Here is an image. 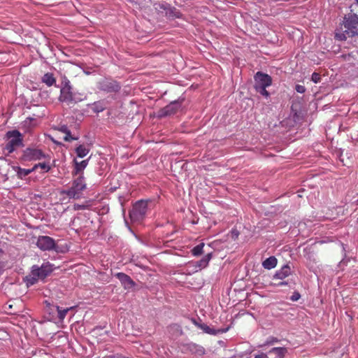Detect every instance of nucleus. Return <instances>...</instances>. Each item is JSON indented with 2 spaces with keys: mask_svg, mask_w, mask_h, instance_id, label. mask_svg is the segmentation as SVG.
<instances>
[{
  "mask_svg": "<svg viewBox=\"0 0 358 358\" xmlns=\"http://www.w3.org/2000/svg\"><path fill=\"white\" fill-rule=\"evenodd\" d=\"M278 260L274 256H271L266 259L262 262V266L264 268L270 270L275 268L277 265Z\"/></svg>",
  "mask_w": 358,
  "mask_h": 358,
  "instance_id": "nucleus-16",
  "label": "nucleus"
},
{
  "mask_svg": "<svg viewBox=\"0 0 358 358\" xmlns=\"http://www.w3.org/2000/svg\"><path fill=\"white\" fill-rule=\"evenodd\" d=\"M301 297V295L299 292H295L293 293L292 296H291L290 299L292 301H298Z\"/></svg>",
  "mask_w": 358,
  "mask_h": 358,
  "instance_id": "nucleus-33",
  "label": "nucleus"
},
{
  "mask_svg": "<svg viewBox=\"0 0 358 358\" xmlns=\"http://www.w3.org/2000/svg\"><path fill=\"white\" fill-rule=\"evenodd\" d=\"M58 130L65 134L68 131L69 128L66 125H61Z\"/></svg>",
  "mask_w": 358,
  "mask_h": 358,
  "instance_id": "nucleus-34",
  "label": "nucleus"
},
{
  "mask_svg": "<svg viewBox=\"0 0 358 358\" xmlns=\"http://www.w3.org/2000/svg\"><path fill=\"white\" fill-rule=\"evenodd\" d=\"M76 152L78 157L83 158L90 152V149L83 145H80L76 148Z\"/></svg>",
  "mask_w": 358,
  "mask_h": 358,
  "instance_id": "nucleus-21",
  "label": "nucleus"
},
{
  "mask_svg": "<svg viewBox=\"0 0 358 358\" xmlns=\"http://www.w3.org/2000/svg\"><path fill=\"white\" fill-rule=\"evenodd\" d=\"M255 358H268L267 355L265 353H261L255 357Z\"/></svg>",
  "mask_w": 358,
  "mask_h": 358,
  "instance_id": "nucleus-36",
  "label": "nucleus"
},
{
  "mask_svg": "<svg viewBox=\"0 0 358 358\" xmlns=\"http://www.w3.org/2000/svg\"><path fill=\"white\" fill-rule=\"evenodd\" d=\"M311 80L313 82H314L315 83H318L320 82L321 80V76L319 73H315L314 72L313 74H312V76H311Z\"/></svg>",
  "mask_w": 358,
  "mask_h": 358,
  "instance_id": "nucleus-31",
  "label": "nucleus"
},
{
  "mask_svg": "<svg viewBox=\"0 0 358 358\" xmlns=\"http://www.w3.org/2000/svg\"><path fill=\"white\" fill-rule=\"evenodd\" d=\"M89 159L83 160L80 162L74 160L75 167L73 171V175H77L82 172L88 164Z\"/></svg>",
  "mask_w": 358,
  "mask_h": 358,
  "instance_id": "nucleus-15",
  "label": "nucleus"
},
{
  "mask_svg": "<svg viewBox=\"0 0 358 358\" xmlns=\"http://www.w3.org/2000/svg\"><path fill=\"white\" fill-rule=\"evenodd\" d=\"M204 243H200L195 247L193 248L192 250V253L194 256H199L203 253V249L204 247Z\"/></svg>",
  "mask_w": 358,
  "mask_h": 358,
  "instance_id": "nucleus-25",
  "label": "nucleus"
},
{
  "mask_svg": "<svg viewBox=\"0 0 358 358\" xmlns=\"http://www.w3.org/2000/svg\"><path fill=\"white\" fill-rule=\"evenodd\" d=\"M270 354H274L278 358H282L287 352L285 348H273L268 352Z\"/></svg>",
  "mask_w": 358,
  "mask_h": 358,
  "instance_id": "nucleus-20",
  "label": "nucleus"
},
{
  "mask_svg": "<svg viewBox=\"0 0 358 358\" xmlns=\"http://www.w3.org/2000/svg\"><path fill=\"white\" fill-rule=\"evenodd\" d=\"M45 161L44 162L38 163L35 164L33 166L34 171L36 170L38 167L44 170L45 172H48L52 169V165L50 164V157L48 155V157L44 159Z\"/></svg>",
  "mask_w": 358,
  "mask_h": 358,
  "instance_id": "nucleus-17",
  "label": "nucleus"
},
{
  "mask_svg": "<svg viewBox=\"0 0 358 358\" xmlns=\"http://www.w3.org/2000/svg\"><path fill=\"white\" fill-rule=\"evenodd\" d=\"M37 246L42 250H52L55 249L56 243L55 240L48 236H41L38 238Z\"/></svg>",
  "mask_w": 358,
  "mask_h": 358,
  "instance_id": "nucleus-10",
  "label": "nucleus"
},
{
  "mask_svg": "<svg viewBox=\"0 0 358 358\" xmlns=\"http://www.w3.org/2000/svg\"><path fill=\"white\" fill-rule=\"evenodd\" d=\"M199 328L201 330H203L205 333L208 334H216V331L211 329L210 327H208L207 324L202 323V324L199 326Z\"/></svg>",
  "mask_w": 358,
  "mask_h": 358,
  "instance_id": "nucleus-26",
  "label": "nucleus"
},
{
  "mask_svg": "<svg viewBox=\"0 0 358 358\" xmlns=\"http://www.w3.org/2000/svg\"><path fill=\"white\" fill-rule=\"evenodd\" d=\"M212 257L211 253H208L201 260L196 262V266L200 268H205L208 266L209 261Z\"/></svg>",
  "mask_w": 358,
  "mask_h": 358,
  "instance_id": "nucleus-22",
  "label": "nucleus"
},
{
  "mask_svg": "<svg viewBox=\"0 0 358 358\" xmlns=\"http://www.w3.org/2000/svg\"><path fill=\"white\" fill-rule=\"evenodd\" d=\"M185 350L190 352L192 354L202 356L206 353L205 348L194 343H189L184 345Z\"/></svg>",
  "mask_w": 358,
  "mask_h": 358,
  "instance_id": "nucleus-13",
  "label": "nucleus"
},
{
  "mask_svg": "<svg viewBox=\"0 0 358 358\" xmlns=\"http://www.w3.org/2000/svg\"><path fill=\"white\" fill-rule=\"evenodd\" d=\"M343 33H336V38L339 40H345L348 37L358 36V15L355 13H350L344 17L343 21Z\"/></svg>",
  "mask_w": 358,
  "mask_h": 358,
  "instance_id": "nucleus-1",
  "label": "nucleus"
},
{
  "mask_svg": "<svg viewBox=\"0 0 358 358\" xmlns=\"http://www.w3.org/2000/svg\"><path fill=\"white\" fill-rule=\"evenodd\" d=\"M97 89L105 92H117L121 87L120 84L110 78H104L97 83Z\"/></svg>",
  "mask_w": 358,
  "mask_h": 358,
  "instance_id": "nucleus-7",
  "label": "nucleus"
},
{
  "mask_svg": "<svg viewBox=\"0 0 358 358\" xmlns=\"http://www.w3.org/2000/svg\"><path fill=\"white\" fill-rule=\"evenodd\" d=\"M115 276L120 281L122 285L125 289H129L134 287L136 285L130 276L124 273H117L115 274Z\"/></svg>",
  "mask_w": 358,
  "mask_h": 358,
  "instance_id": "nucleus-12",
  "label": "nucleus"
},
{
  "mask_svg": "<svg viewBox=\"0 0 358 358\" xmlns=\"http://www.w3.org/2000/svg\"><path fill=\"white\" fill-rule=\"evenodd\" d=\"M291 274V268L289 265L283 266L279 271H276L273 275V279L283 280Z\"/></svg>",
  "mask_w": 358,
  "mask_h": 358,
  "instance_id": "nucleus-14",
  "label": "nucleus"
},
{
  "mask_svg": "<svg viewBox=\"0 0 358 358\" xmlns=\"http://www.w3.org/2000/svg\"><path fill=\"white\" fill-rule=\"evenodd\" d=\"M192 321L193 324H194L195 326H196L198 328H199V325L202 324V323H199V322H196V320H194V319H192Z\"/></svg>",
  "mask_w": 358,
  "mask_h": 358,
  "instance_id": "nucleus-38",
  "label": "nucleus"
},
{
  "mask_svg": "<svg viewBox=\"0 0 358 358\" xmlns=\"http://www.w3.org/2000/svg\"><path fill=\"white\" fill-rule=\"evenodd\" d=\"M278 338L271 337V338H270L269 341H268L266 342V344H268H268H272V343L278 342Z\"/></svg>",
  "mask_w": 358,
  "mask_h": 358,
  "instance_id": "nucleus-35",
  "label": "nucleus"
},
{
  "mask_svg": "<svg viewBox=\"0 0 358 358\" xmlns=\"http://www.w3.org/2000/svg\"><path fill=\"white\" fill-rule=\"evenodd\" d=\"M103 358H113V357H103Z\"/></svg>",
  "mask_w": 358,
  "mask_h": 358,
  "instance_id": "nucleus-42",
  "label": "nucleus"
},
{
  "mask_svg": "<svg viewBox=\"0 0 358 358\" xmlns=\"http://www.w3.org/2000/svg\"><path fill=\"white\" fill-rule=\"evenodd\" d=\"M344 59L349 64H355L356 62H358V51L354 50L348 55H343Z\"/></svg>",
  "mask_w": 358,
  "mask_h": 358,
  "instance_id": "nucleus-18",
  "label": "nucleus"
},
{
  "mask_svg": "<svg viewBox=\"0 0 358 358\" xmlns=\"http://www.w3.org/2000/svg\"><path fill=\"white\" fill-rule=\"evenodd\" d=\"M42 82L48 87H51L56 83V78L51 73H46L42 77Z\"/></svg>",
  "mask_w": 358,
  "mask_h": 358,
  "instance_id": "nucleus-19",
  "label": "nucleus"
},
{
  "mask_svg": "<svg viewBox=\"0 0 358 358\" xmlns=\"http://www.w3.org/2000/svg\"><path fill=\"white\" fill-rule=\"evenodd\" d=\"M4 267L3 262H0V275L1 274Z\"/></svg>",
  "mask_w": 358,
  "mask_h": 358,
  "instance_id": "nucleus-39",
  "label": "nucleus"
},
{
  "mask_svg": "<svg viewBox=\"0 0 358 358\" xmlns=\"http://www.w3.org/2000/svg\"><path fill=\"white\" fill-rule=\"evenodd\" d=\"M73 307H71V308H64V309H62L59 306H56V309L57 310V313H58V318L60 320H63L67 313L71 310L72 309Z\"/></svg>",
  "mask_w": 358,
  "mask_h": 358,
  "instance_id": "nucleus-24",
  "label": "nucleus"
},
{
  "mask_svg": "<svg viewBox=\"0 0 358 358\" xmlns=\"http://www.w3.org/2000/svg\"><path fill=\"white\" fill-rule=\"evenodd\" d=\"M86 185L84 182L83 176H79L73 182L72 186L67 190H64L62 194L67 195L69 198L78 199L82 195V192L85 189Z\"/></svg>",
  "mask_w": 358,
  "mask_h": 358,
  "instance_id": "nucleus-4",
  "label": "nucleus"
},
{
  "mask_svg": "<svg viewBox=\"0 0 358 358\" xmlns=\"http://www.w3.org/2000/svg\"><path fill=\"white\" fill-rule=\"evenodd\" d=\"M64 140L65 141H73V140H77L78 138L77 137H73L72 135H71V133L70 131V130L69 129L68 131L64 134Z\"/></svg>",
  "mask_w": 358,
  "mask_h": 358,
  "instance_id": "nucleus-29",
  "label": "nucleus"
},
{
  "mask_svg": "<svg viewBox=\"0 0 358 358\" xmlns=\"http://www.w3.org/2000/svg\"><path fill=\"white\" fill-rule=\"evenodd\" d=\"M48 157V155H45L41 149L38 148H26L22 155V159L24 161H37Z\"/></svg>",
  "mask_w": 358,
  "mask_h": 358,
  "instance_id": "nucleus-8",
  "label": "nucleus"
},
{
  "mask_svg": "<svg viewBox=\"0 0 358 358\" xmlns=\"http://www.w3.org/2000/svg\"><path fill=\"white\" fill-rule=\"evenodd\" d=\"M34 171L33 167L31 169H22L20 167L17 168V176L19 178L22 179L25 176L30 174L31 172Z\"/></svg>",
  "mask_w": 358,
  "mask_h": 358,
  "instance_id": "nucleus-23",
  "label": "nucleus"
},
{
  "mask_svg": "<svg viewBox=\"0 0 358 358\" xmlns=\"http://www.w3.org/2000/svg\"><path fill=\"white\" fill-rule=\"evenodd\" d=\"M91 206L90 201H86L84 204H75L73 206L74 210H85L89 209Z\"/></svg>",
  "mask_w": 358,
  "mask_h": 358,
  "instance_id": "nucleus-27",
  "label": "nucleus"
},
{
  "mask_svg": "<svg viewBox=\"0 0 358 358\" xmlns=\"http://www.w3.org/2000/svg\"><path fill=\"white\" fill-rule=\"evenodd\" d=\"M355 3H352L350 6V10L351 13H357L358 12L357 7H358V0H354Z\"/></svg>",
  "mask_w": 358,
  "mask_h": 358,
  "instance_id": "nucleus-30",
  "label": "nucleus"
},
{
  "mask_svg": "<svg viewBox=\"0 0 358 358\" xmlns=\"http://www.w3.org/2000/svg\"><path fill=\"white\" fill-rule=\"evenodd\" d=\"M295 90L299 93H304L306 92V87L303 85H296Z\"/></svg>",
  "mask_w": 358,
  "mask_h": 358,
  "instance_id": "nucleus-32",
  "label": "nucleus"
},
{
  "mask_svg": "<svg viewBox=\"0 0 358 358\" xmlns=\"http://www.w3.org/2000/svg\"><path fill=\"white\" fill-rule=\"evenodd\" d=\"M104 110L103 107H100V108L98 109V111H103Z\"/></svg>",
  "mask_w": 358,
  "mask_h": 358,
  "instance_id": "nucleus-40",
  "label": "nucleus"
},
{
  "mask_svg": "<svg viewBox=\"0 0 358 358\" xmlns=\"http://www.w3.org/2000/svg\"><path fill=\"white\" fill-rule=\"evenodd\" d=\"M277 286H282V285H287V282H285V281H281L278 283H276L275 284Z\"/></svg>",
  "mask_w": 358,
  "mask_h": 358,
  "instance_id": "nucleus-37",
  "label": "nucleus"
},
{
  "mask_svg": "<svg viewBox=\"0 0 358 358\" xmlns=\"http://www.w3.org/2000/svg\"><path fill=\"white\" fill-rule=\"evenodd\" d=\"M181 107V101H174L171 102L169 105L160 109L158 112L159 117H164L174 115Z\"/></svg>",
  "mask_w": 358,
  "mask_h": 358,
  "instance_id": "nucleus-9",
  "label": "nucleus"
},
{
  "mask_svg": "<svg viewBox=\"0 0 358 358\" xmlns=\"http://www.w3.org/2000/svg\"><path fill=\"white\" fill-rule=\"evenodd\" d=\"M85 97L86 96L84 94L72 91V86L68 79L62 81L59 97V100L61 102L65 103L69 106H74L77 103L83 101Z\"/></svg>",
  "mask_w": 358,
  "mask_h": 358,
  "instance_id": "nucleus-2",
  "label": "nucleus"
},
{
  "mask_svg": "<svg viewBox=\"0 0 358 358\" xmlns=\"http://www.w3.org/2000/svg\"><path fill=\"white\" fill-rule=\"evenodd\" d=\"M255 87H269L272 84L271 77L264 73L258 71L255 76Z\"/></svg>",
  "mask_w": 358,
  "mask_h": 358,
  "instance_id": "nucleus-11",
  "label": "nucleus"
},
{
  "mask_svg": "<svg viewBox=\"0 0 358 358\" xmlns=\"http://www.w3.org/2000/svg\"><path fill=\"white\" fill-rule=\"evenodd\" d=\"M6 136L9 140L5 145L4 150H6L8 154H10L22 144V138L21 134L17 130L8 131Z\"/></svg>",
  "mask_w": 358,
  "mask_h": 358,
  "instance_id": "nucleus-5",
  "label": "nucleus"
},
{
  "mask_svg": "<svg viewBox=\"0 0 358 358\" xmlns=\"http://www.w3.org/2000/svg\"><path fill=\"white\" fill-rule=\"evenodd\" d=\"M178 12H176V14H175V15H174V16H175V17H179V15H178Z\"/></svg>",
  "mask_w": 358,
  "mask_h": 358,
  "instance_id": "nucleus-41",
  "label": "nucleus"
},
{
  "mask_svg": "<svg viewBox=\"0 0 358 358\" xmlns=\"http://www.w3.org/2000/svg\"><path fill=\"white\" fill-rule=\"evenodd\" d=\"M52 271V266L49 263H44L41 266L34 265L30 273L24 278V282L30 287L37 283L38 280H44Z\"/></svg>",
  "mask_w": 358,
  "mask_h": 358,
  "instance_id": "nucleus-3",
  "label": "nucleus"
},
{
  "mask_svg": "<svg viewBox=\"0 0 358 358\" xmlns=\"http://www.w3.org/2000/svg\"><path fill=\"white\" fill-rule=\"evenodd\" d=\"M148 208L147 202L141 200L137 201L129 212V216L132 222H139L145 217Z\"/></svg>",
  "mask_w": 358,
  "mask_h": 358,
  "instance_id": "nucleus-6",
  "label": "nucleus"
},
{
  "mask_svg": "<svg viewBox=\"0 0 358 358\" xmlns=\"http://www.w3.org/2000/svg\"><path fill=\"white\" fill-rule=\"evenodd\" d=\"M266 87H255V88L257 92L267 98L269 96V93L266 90Z\"/></svg>",
  "mask_w": 358,
  "mask_h": 358,
  "instance_id": "nucleus-28",
  "label": "nucleus"
}]
</instances>
